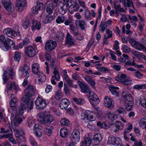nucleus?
<instances>
[{
    "label": "nucleus",
    "mask_w": 146,
    "mask_h": 146,
    "mask_svg": "<svg viewBox=\"0 0 146 146\" xmlns=\"http://www.w3.org/2000/svg\"><path fill=\"white\" fill-rule=\"evenodd\" d=\"M38 121L42 124L49 125L54 121V118L48 113L44 111L38 114Z\"/></svg>",
    "instance_id": "nucleus-1"
},
{
    "label": "nucleus",
    "mask_w": 146,
    "mask_h": 146,
    "mask_svg": "<svg viewBox=\"0 0 146 146\" xmlns=\"http://www.w3.org/2000/svg\"><path fill=\"white\" fill-rule=\"evenodd\" d=\"M15 43L14 42L10 39L7 38H5L3 35H1L0 36V47L3 49L5 48L7 50H8L10 48V46L11 45L14 46Z\"/></svg>",
    "instance_id": "nucleus-2"
},
{
    "label": "nucleus",
    "mask_w": 146,
    "mask_h": 146,
    "mask_svg": "<svg viewBox=\"0 0 146 146\" xmlns=\"http://www.w3.org/2000/svg\"><path fill=\"white\" fill-rule=\"evenodd\" d=\"M33 101H23L20 105L18 109V114L22 115L24 113V111L27 107L30 110L33 108Z\"/></svg>",
    "instance_id": "nucleus-3"
},
{
    "label": "nucleus",
    "mask_w": 146,
    "mask_h": 146,
    "mask_svg": "<svg viewBox=\"0 0 146 146\" xmlns=\"http://www.w3.org/2000/svg\"><path fill=\"white\" fill-rule=\"evenodd\" d=\"M25 95L21 98V100H29L30 98L35 94V90L33 86L29 85L25 91Z\"/></svg>",
    "instance_id": "nucleus-4"
},
{
    "label": "nucleus",
    "mask_w": 146,
    "mask_h": 146,
    "mask_svg": "<svg viewBox=\"0 0 146 146\" xmlns=\"http://www.w3.org/2000/svg\"><path fill=\"white\" fill-rule=\"evenodd\" d=\"M108 144L117 146H122L121 140L119 138H116L113 135L110 136L108 137Z\"/></svg>",
    "instance_id": "nucleus-5"
},
{
    "label": "nucleus",
    "mask_w": 146,
    "mask_h": 146,
    "mask_svg": "<svg viewBox=\"0 0 146 146\" xmlns=\"http://www.w3.org/2000/svg\"><path fill=\"white\" fill-rule=\"evenodd\" d=\"M1 1L4 8L8 12H13L14 11V6L12 5L10 0H1Z\"/></svg>",
    "instance_id": "nucleus-6"
},
{
    "label": "nucleus",
    "mask_w": 146,
    "mask_h": 146,
    "mask_svg": "<svg viewBox=\"0 0 146 146\" xmlns=\"http://www.w3.org/2000/svg\"><path fill=\"white\" fill-rule=\"evenodd\" d=\"M56 45L57 43L56 41H53L51 40H49L46 43L45 49L46 51H52L55 48Z\"/></svg>",
    "instance_id": "nucleus-7"
},
{
    "label": "nucleus",
    "mask_w": 146,
    "mask_h": 146,
    "mask_svg": "<svg viewBox=\"0 0 146 146\" xmlns=\"http://www.w3.org/2000/svg\"><path fill=\"white\" fill-rule=\"evenodd\" d=\"M26 0H16V8L20 12L22 11L26 6Z\"/></svg>",
    "instance_id": "nucleus-8"
},
{
    "label": "nucleus",
    "mask_w": 146,
    "mask_h": 146,
    "mask_svg": "<svg viewBox=\"0 0 146 146\" xmlns=\"http://www.w3.org/2000/svg\"><path fill=\"white\" fill-rule=\"evenodd\" d=\"M80 133L77 129L74 130L71 134L70 138L72 140V143H74V142H78L80 139Z\"/></svg>",
    "instance_id": "nucleus-9"
},
{
    "label": "nucleus",
    "mask_w": 146,
    "mask_h": 146,
    "mask_svg": "<svg viewBox=\"0 0 146 146\" xmlns=\"http://www.w3.org/2000/svg\"><path fill=\"white\" fill-rule=\"evenodd\" d=\"M25 54L30 57L34 56L36 53L35 49L30 46H27L25 48Z\"/></svg>",
    "instance_id": "nucleus-10"
},
{
    "label": "nucleus",
    "mask_w": 146,
    "mask_h": 146,
    "mask_svg": "<svg viewBox=\"0 0 146 146\" xmlns=\"http://www.w3.org/2000/svg\"><path fill=\"white\" fill-rule=\"evenodd\" d=\"M47 101H35V104L36 106V108L39 110H42L45 107Z\"/></svg>",
    "instance_id": "nucleus-11"
},
{
    "label": "nucleus",
    "mask_w": 146,
    "mask_h": 146,
    "mask_svg": "<svg viewBox=\"0 0 146 146\" xmlns=\"http://www.w3.org/2000/svg\"><path fill=\"white\" fill-rule=\"evenodd\" d=\"M102 136L100 133H97L94 135L93 138L92 139V142L94 145H98L102 139Z\"/></svg>",
    "instance_id": "nucleus-12"
},
{
    "label": "nucleus",
    "mask_w": 146,
    "mask_h": 146,
    "mask_svg": "<svg viewBox=\"0 0 146 146\" xmlns=\"http://www.w3.org/2000/svg\"><path fill=\"white\" fill-rule=\"evenodd\" d=\"M35 130V135L38 137H41L42 135V127L38 124H36L34 126Z\"/></svg>",
    "instance_id": "nucleus-13"
},
{
    "label": "nucleus",
    "mask_w": 146,
    "mask_h": 146,
    "mask_svg": "<svg viewBox=\"0 0 146 146\" xmlns=\"http://www.w3.org/2000/svg\"><path fill=\"white\" fill-rule=\"evenodd\" d=\"M43 4L42 3L37 4L35 7H33L32 9V12L35 14H37L39 10L42 9L43 8Z\"/></svg>",
    "instance_id": "nucleus-14"
},
{
    "label": "nucleus",
    "mask_w": 146,
    "mask_h": 146,
    "mask_svg": "<svg viewBox=\"0 0 146 146\" xmlns=\"http://www.w3.org/2000/svg\"><path fill=\"white\" fill-rule=\"evenodd\" d=\"M78 82H79L78 84L79 86L83 92L84 93L89 92L90 90L88 88V86L87 84L84 83L83 82L80 81H78Z\"/></svg>",
    "instance_id": "nucleus-15"
},
{
    "label": "nucleus",
    "mask_w": 146,
    "mask_h": 146,
    "mask_svg": "<svg viewBox=\"0 0 146 146\" xmlns=\"http://www.w3.org/2000/svg\"><path fill=\"white\" fill-rule=\"evenodd\" d=\"M32 72L34 74L37 75L38 76L40 74L41 72L39 70V66L37 63L33 64L32 65Z\"/></svg>",
    "instance_id": "nucleus-16"
},
{
    "label": "nucleus",
    "mask_w": 146,
    "mask_h": 146,
    "mask_svg": "<svg viewBox=\"0 0 146 146\" xmlns=\"http://www.w3.org/2000/svg\"><path fill=\"white\" fill-rule=\"evenodd\" d=\"M66 38V44H69L68 47H70L74 44V42L73 41L74 39L68 33H67Z\"/></svg>",
    "instance_id": "nucleus-17"
},
{
    "label": "nucleus",
    "mask_w": 146,
    "mask_h": 146,
    "mask_svg": "<svg viewBox=\"0 0 146 146\" xmlns=\"http://www.w3.org/2000/svg\"><path fill=\"white\" fill-rule=\"evenodd\" d=\"M90 112L87 111H85L84 113V117L83 118V120H84L85 122H88L90 121L91 120L90 119H93V116L92 115H90Z\"/></svg>",
    "instance_id": "nucleus-18"
},
{
    "label": "nucleus",
    "mask_w": 146,
    "mask_h": 146,
    "mask_svg": "<svg viewBox=\"0 0 146 146\" xmlns=\"http://www.w3.org/2000/svg\"><path fill=\"white\" fill-rule=\"evenodd\" d=\"M18 113H16L15 117L12 116L11 117V119H13L14 123L16 125H18L21 124L23 120L22 118L19 117L17 115Z\"/></svg>",
    "instance_id": "nucleus-19"
},
{
    "label": "nucleus",
    "mask_w": 146,
    "mask_h": 146,
    "mask_svg": "<svg viewBox=\"0 0 146 146\" xmlns=\"http://www.w3.org/2000/svg\"><path fill=\"white\" fill-rule=\"evenodd\" d=\"M119 89V88L114 87L112 85H110L109 86V90L111 94L117 97L119 96V93L115 90H118Z\"/></svg>",
    "instance_id": "nucleus-20"
},
{
    "label": "nucleus",
    "mask_w": 146,
    "mask_h": 146,
    "mask_svg": "<svg viewBox=\"0 0 146 146\" xmlns=\"http://www.w3.org/2000/svg\"><path fill=\"white\" fill-rule=\"evenodd\" d=\"M55 17L54 15L52 16V15H47L44 18L43 21V22L44 23H50L54 19Z\"/></svg>",
    "instance_id": "nucleus-21"
},
{
    "label": "nucleus",
    "mask_w": 146,
    "mask_h": 146,
    "mask_svg": "<svg viewBox=\"0 0 146 146\" xmlns=\"http://www.w3.org/2000/svg\"><path fill=\"white\" fill-rule=\"evenodd\" d=\"M32 23V29L33 31L36 29L38 30H39L40 29L41 27V24L40 22L33 21Z\"/></svg>",
    "instance_id": "nucleus-22"
},
{
    "label": "nucleus",
    "mask_w": 146,
    "mask_h": 146,
    "mask_svg": "<svg viewBox=\"0 0 146 146\" xmlns=\"http://www.w3.org/2000/svg\"><path fill=\"white\" fill-rule=\"evenodd\" d=\"M122 96L125 100H133V99L131 94L127 93L126 92H123L122 94Z\"/></svg>",
    "instance_id": "nucleus-23"
},
{
    "label": "nucleus",
    "mask_w": 146,
    "mask_h": 146,
    "mask_svg": "<svg viewBox=\"0 0 146 146\" xmlns=\"http://www.w3.org/2000/svg\"><path fill=\"white\" fill-rule=\"evenodd\" d=\"M107 27L106 22L102 21L99 26V30L102 32H104Z\"/></svg>",
    "instance_id": "nucleus-24"
},
{
    "label": "nucleus",
    "mask_w": 146,
    "mask_h": 146,
    "mask_svg": "<svg viewBox=\"0 0 146 146\" xmlns=\"http://www.w3.org/2000/svg\"><path fill=\"white\" fill-rule=\"evenodd\" d=\"M104 104L106 107L110 109H112L113 107L114 103L113 101H105Z\"/></svg>",
    "instance_id": "nucleus-25"
},
{
    "label": "nucleus",
    "mask_w": 146,
    "mask_h": 146,
    "mask_svg": "<svg viewBox=\"0 0 146 146\" xmlns=\"http://www.w3.org/2000/svg\"><path fill=\"white\" fill-rule=\"evenodd\" d=\"M54 8V5L53 4H48L46 9L47 13L49 14H51L53 12Z\"/></svg>",
    "instance_id": "nucleus-26"
},
{
    "label": "nucleus",
    "mask_w": 146,
    "mask_h": 146,
    "mask_svg": "<svg viewBox=\"0 0 146 146\" xmlns=\"http://www.w3.org/2000/svg\"><path fill=\"white\" fill-rule=\"evenodd\" d=\"M17 101H10L9 103L10 106L12 107V110L14 111H15V113H17L16 106L17 105Z\"/></svg>",
    "instance_id": "nucleus-27"
},
{
    "label": "nucleus",
    "mask_w": 146,
    "mask_h": 146,
    "mask_svg": "<svg viewBox=\"0 0 146 146\" xmlns=\"http://www.w3.org/2000/svg\"><path fill=\"white\" fill-rule=\"evenodd\" d=\"M114 125L116 128L120 130L122 129L124 127V125L122 123L121 121H115Z\"/></svg>",
    "instance_id": "nucleus-28"
},
{
    "label": "nucleus",
    "mask_w": 146,
    "mask_h": 146,
    "mask_svg": "<svg viewBox=\"0 0 146 146\" xmlns=\"http://www.w3.org/2000/svg\"><path fill=\"white\" fill-rule=\"evenodd\" d=\"M135 48L137 50H141V49L144 50H146V48L143 44L137 42L135 46Z\"/></svg>",
    "instance_id": "nucleus-29"
},
{
    "label": "nucleus",
    "mask_w": 146,
    "mask_h": 146,
    "mask_svg": "<svg viewBox=\"0 0 146 146\" xmlns=\"http://www.w3.org/2000/svg\"><path fill=\"white\" fill-rule=\"evenodd\" d=\"M76 25H78L82 30H85L86 24L85 22L84 21L82 20H79L78 21H77L76 23Z\"/></svg>",
    "instance_id": "nucleus-30"
},
{
    "label": "nucleus",
    "mask_w": 146,
    "mask_h": 146,
    "mask_svg": "<svg viewBox=\"0 0 146 146\" xmlns=\"http://www.w3.org/2000/svg\"><path fill=\"white\" fill-rule=\"evenodd\" d=\"M70 104V102H68L65 101H61L60 104V107L62 109H64L67 108L69 104Z\"/></svg>",
    "instance_id": "nucleus-31"
},
{
    "label": "nucleus",
    "mask_w": 146,
    "mask_h": 146,
    "mask_svg": "<svg viewBox=\"0 0 146 146\" xmlns=\"http://www.w3.org/2000/svg\"><path fill=\"white\" fill-rule=\"evenodd\" d=\"M65 20V17L64 16H59L56 20V22L58 24H60L64 23Z\"/></svg>",
    "instance_id": "nucleus-32"
},
{
    "label": "nucleus",
    "mask_w": 146,
    "mask_h": 146,
    "mask_svg": "<svg viewBox=\"0 0 146 146\" xmlns=\"http://www.w3.org/2000/svg\"><path fill=\"white\" fill-rule=\"evenodd\" d=\"M113 3L114 7L116 13H117V11L121 12H124V9L122 8H121L120 5H116L115 2V1H114Z\"/></svg>",
    "instance_id": "nucleus-33"
},
{
    "label": "nucleus",
    "mask_w": 146,
    "mask_h": 146,
    "mask_svg": "<svg viewBox=\"0 0 146 146\" xmlns=\"http://www.w3.org/2000/svg\"><path fill=\"white\" fill-rule=\"evenodd\" d=\"M53 73L54 75V77L55 79L57 81L59 80L60 79V76L58 73V71L57 68L55 67L54 68Z\"/></svg>",
    "instance_id": "nucleus-34"
},
{
    "label": "nucleus",
    "mask_w": 146,
    "mask_h": 146,
    "mask_svg": "<svg viewBox=\"0 0 146 146\" xmlns=\"http://www.w3.org/2000/svg\"><path fill=\"white\" fill-rule=\"evenodd\" d=\"M68 131L66 129H62L60 131V136L63 138L66 137L67 135Z\"/></svg>",
    "instance_id": "nucleus-35"
},
{
    "label": "nucleus",
    "mask_w": 146,
    "mask_h": 146,
    "mask_svg": "<svg viewBox=\"0 0 146 146\" xmlns=\"http://www.w3.org/2000/svg\"><path fill=\"white\" fill-rule=\"evenodd\" d=\"M57 35H58L55 37L56 40L62 41L64 39V33L62 32H59L58 33Z\"/></svg>",
    "instance_id": "nucleus-36"
},
{
    "label": "nucleus",
    "mask_w": 146,
    "mask_h": 146,
    "mask_svg": "<svg viewBox=\"0 0 146 146\" xmlns=\"http://www.w3.org/2000/svg\"><path fill=\"white\" fill-rule=\"evenodd\" d=\"M107 115L109 118L111 120H115L117 118V115H116L110 112H108Z\"/></svg>",
    "instance_id": "nucleus-37"
},
{
    "label": "nucleus",
    "mask_w": 146,
    "mask_h": 146,
    "mask_svg": "<svg viewBox=\"0 0 146 146\" xmlns=\"http://www.w3.org/2000/svg\"><path fill=\"white\" fill-rule=\"evenodd\" d=\"M15 86V82H14L9 81V82L7 85V90H11Z\"/></svg>",
    "instance_id": "nucleus-38"
},
{
    "label": "nucleus",
    "mask_w": 146,
    "mask_h": 146,
    "mask_svg": "<svg viewBox=\"0 0 146 146\" xmlns=\"http://www.w3.org/2000/svg\"><path fill=\"white\" fill-rule=\"evenodd\" d=\"M11 31V29L9 28H8L4 30L3 33L5 35H7V36L10 37V36H12Z\"/></svg>",
    "instance_id": "nucleus-39"
},
{
    "label": "nucleus",
    "mask_w": 146,
    "mask_h": 146,
    "mask_svg": "<svg viewBox=\"0 0 146 146\" xmlns=\"http://www.w3.org/2000/svg\"><path fill=\"white\" fill-rule=\"evenodd\" d=\"M122 49L123 52L125 53H129L131 51L130 48L125 45H123L122 46Z\"/></svg>",
    "instance_id": "nucleus-40"
},
{
    "label": "nucleus",
    "mask_w": 146,
    "mask_h": 146,
    "mask_svg": "<svg viewBox=\"0 0 146 146\" xmlns=\"http://www.w3.org/2000/svg\"><path fill=\"white\" fill-rule=\"evenodd\" d=\"M146 85L145 84H142L141 85H136L133 86V88L135 89L139 90L141 89H144L146 88Z\"/></svg>",
    "instance_id": "nucleus-41"
},
{
    "label": "nucleus",
    "mask_w": 146,
    "mask_h": 146,
    "mask_svg": "<svg viewBox=\"0 0 146 146\" xmlns=\"http://www.w3.org/2000/svg\"><path fill=\"white\" fill-rule=\"evenodd\" d=\"M60 123L62 125L66 126H68L70 124L68 120L64 118L61 120Z\"/></svg>",
    "instance_id": "nucleus-42"
},
{
    "label": "nucleus",
    "mask_w": 146,
    "mask_h": 146,
    "mask_svg": "<svg viewBox=\"0 0 146 146\" xmlns=\"http://www.w3.org/2000/svg\"><path fill=\"white\" fill-rule=\"evenodd\" d=\"M139 124L140 127H146V118H143L139 121Z\"/></svg>",
    "instance_id": "nucleus-43"
},
{
    "label": "nucleus",
    "mask_w": 146,
    "mask_h": 146,
    "mask_svg": "<svg viewBox=\"0 0 146 146\" xmlns=\"http://www.w3.org/2000/svg\"><path fill=\"white\" fill-rule=\"evenodd\" d=\"M14 60L15 61L19 62L20 59L21 54L19 52H15V53Z\"/></svg>",
    "instance_id": "nucleus-44"
},
{
    "label": "nucleus",
    "mask_w": 146,
    "mask_h": 146,
    "mask_svg": "<svg viewBox=\"0 0 146 146\" xmlns=\"http://www.w3.org/2000/svg\"><path fill=\"white\" fill-rule=\"evenodd\" d=\"M30 24L29 20L27 19L23 22V23L22 27L25 29H27V27L30 26Z\"/></svg>",
    "instance_id": "nucleus-45"
},
{
    "label": "nucleus",
    "mask_w": 146,
    "mask_h": 146,
    "mask_svg": "<svg viewBox=\"0 0 146 146\" xmlns=\"http://www.w3.org/2000/svg\"><path fill=\"white\" fill-rule=\"evenodd\" d=\"M7 72L6 70H5L3 75V84H5L8 81L9 79L7 76Z\"/></svg>",
    "instance_id": "nucleus-46"
},
{
    "label": "nucleus",
    "mask_w": 146,
    "mask_h": 146,
    "mask_svg": "<svg viewBox=\"0 0 146 146\" xmlns=\"http://www.w3.org/2000/svg\"><path fill=\"white\" fill-rule=\"evenodd\" d=\"M125 108L128 111H131L133 108L132 104L131 103H127L125 105Z\"/></svg>",
    "instance_id": "nucleus-47"
},
{
    "label": "nucleus",
    "mask_w": 146,
    "mask_h": 146,
    "mask_svg": "<svg viewBox=\"0 0 146 146\" xmlns=\"http://www.w3.org/2000/svg\"><path fill=\"white\" fill-rule=\"evenodd\" d=\"M85 17L87 19L90 20L92 18V16L90 12L88 10H86L85 12Z\"/></svg>",
    "instance_id": "nucleus-48"
},
{
    "label": "nucleus",
    "mask_w": 146,
    "mask_h": 146,
    "mask_svg": "<svg viewBox=\"0 0 146 146\" xmlns=\"http://www.w3.org/2000/svg\"><path fill=\"white\" fill-rule=\"evenodd\" d=\"M116 111L119 114L121 113H126V112L125 111V109L121 107H119V108L116 110Z\"/></svg>",
    "instance_id": "nucleus-49"
},
{
    "label": "nucleus",
    "mask_w": 146,
    "mask_h": 146,
    "mask_svg": "<svg viewBox=\"0 0 146 146\" xmlns=\"http://www.w3.org/2000/svg\"><path fill=\"white\" fill-rule=\"evenodd\" d=\"M97 125L100 127L101 128H105L107 127V125L105 123H102L99 121L97 122Z\"/></svg>",
    "instance_id": "nucleus-50"
},
{
    "label": "nucleus",
    "mask_w": 146,
    "mask_h": 146,
    "mask_svg": "<svg viewBox=\"0 0 146 146\" xmlns=\"http://www.w3.org/2000/svg\"><path fill=\"white\" fill-rule=\"evenodd\" d=\"M131 81L129 79H125L124 80H123L122 84L126 86L130 85L131 84Z\"/></svg>",
    "instance_id": "nucleus-51"
},
{
    "label": "nucleus",
    "mask_w": 146,
    "mask_h": 146,
    "mask_svg": "<svg viewBox=\"0 0 146 146\" xmlns=\"http://www.w3.org/2000/svg\"><path fill=\"white\" fill-rule=\"evenodd\" d=\"M30 142L33 146H37L38 143L34 138L31 137L29 139Z\"/></svg>",
    "instance_id": "nucleus-52"
},
{
    "label": "nucleus",
    "mask_w": 146,
    "mask_h": 146,
    "mask_svg": "<svg viewBox=\"0 0 146 146\" xmlns=\"http://www.w3.org/2000/svg\"><path fill=\"white\" fill-rule=\"evenodd\" d=\"M89 97L90 98V100H99L97 96V95L94 93L92 94V95L90 96H89Z\"/></svg>",
    "instance_id": "nucleus-53"
},
{
    "label": "nucleus",
    "mask_w": 146,
    "mask_h": 146,
    "mask_svg": "<svg viewBox=\"0 0 146 146\" xmlns=\"http://www.w3.org/2000/svg\"><path fill=\"white\" fill-rule=\"evenodd\" d=\"M64 90L66 94L67 95H69L70 94V92L68 87L65 83L64 84Z\"/></svg>",
    "instance_id": "nucleus-54"
},
{
    "label": "nucleus",
    "mask_w": 146,
    "mask_h": 146,
    "mask_svg": "<svg viewBox=\"0 0 146 146\" xmlns=\"http://www.w3.org/2000/svg\"><path fill=\"white\" fill-rule=\"evenodd\" d=\"M97 69L99 71H103L104 72H106V71H109V70L105 67H100L99 66H97L96 67Z\"/></svg>",
    "instance_id": "nucleus-55"
},
{
    "label": "nucleus",
    "mask_w": 146,
    "mask_h": 146,
    "mask_svg": "<svg viewBox=\"0 0 146 146\" xmlns=\"http://www.w3.org/2000/svg\"><path fill=\"white\" fill-rule=\"evenodd\" d=\"M129 42L132 46L135 48L136 43L137 42H136L133 38H131L129 40Z\"/></svg>",
    "instance_id": "nucleus-56"
},
{
    "label": "nucleus",
    "mask_w": 146,
    "mask_h": 146,
    "mask_svg": "<svg viewBox=\"0 0 146 146\" xmlns=\"http://www.w3.org/2000/svg\"><path fill=\"white\" fill-rule=\"evenodd\" d=\"M60 91V90H58L56 92L55 98L57 100H59L60 99L62 98V96L60 95L59 94Z\"/></svg>",
    "instance_id": "nucleus-57"
},
{
    "label": "nucleus",
    "mask_w": 146,
    "mask_h": 146,
    "mask_svg": "<svg viewBox=\"0 0 146 146\" xmlns=\"http://www.w3.org/2000/svg\"><path fill=\"white\" fill-rule=\"evenodd\" d=\"M38 78H40L42 79V82H44L46 80V76L42 72L38 76Z\"/></svg>",
    "instance_id": "nucleus-58"
},
{
    "label": "nucleus",
    "mask_w": 146,
    "mask_h": 146,
    "mask_svg": "<svg viewBox=\"0 0 146 146\" xmlns=\"http://www.w3.org/2000/svg\"><path fill=\"white\" fill-rule=\"evenodd\" d=\"M109 51L111 59L114 60H116V56L115 55V53L111 50H110Z\"/></svg>",
    "instance_id": "nucleus-59"
},
{
    "label": "nucleus",
    "mask_w": 146,
    "mask_h": 146,
    "mask_svg": "<svg viewBox=\"0 0 146 146\" xmlns=\"http://www.w3.org/2000/svg\"><path fill=\"white\" fill-rule=\"evenodd\" d=\"M106 33L108 34V35L107 36V38H111L112 37V31H111L109 29H106Z\"/></svg>",
    "instance_id": "nucleus-60"
},
{
    "label": "nucleus",
    "mask_w": 146,
    "mask_h": 146,
    "mask_svg": "<svg viewBox=\"0 0 146 146\" xmlns=\"http://www.w3.org/2000/svg\"><path fill=\"white\" fill-rule=\"evenodd\" d=\"M142 54L141 53L135 51L134 52V55L139 58H141Z\"/></svg>",
    "instance_id": "nucleus-61"
},
{
    "label": "nucleus",
    "mask_w": 146,
    "mask_h": 146,
    "mask_svg": "<svg viewBox=\"0 0 146 146\" xmlns=\"http://www.w3.org/2000/svg\"><path fill=\"white\" fill-rule=\"evenodd\" d=\"M45 132L46 134L48 136H50V134L52 133V130L48 128H46L45 129Z\"/></svg>",
    "instance_id": "nucleus-62"
},
{
    "label": "nucleus",
    "mask_w": 146,
    "mask_h": 146,
    "mask_svg": "<svg viewBox=\"0 0 146 146\" xmlns=\"http://www.w3.org/2000/svg\"><path fill=\"white\" fill-rule=\"evenodd\" d=\"M115 44L114 45V50H117L119 48V47L118 45L119 44V42L117 40L115 41Z\"/></svg>",
    "instance_id": "nucleus-63"
},
{
    "label": "nucleus",
    "mask_w": 146,
    "mask_h": 146,
    "mask_svg": "<svg viewBox=\"0 0 146 146\" xmlns=\"http://www.w3.org/2000/svg\"><path fill=\"white\" fill-rule=\"evenodd\" d=\"M134 146H143L141 141H135L134 142Z\"/></svg>",
    "instance_id": "nucleus-64"
}]
</instances>
